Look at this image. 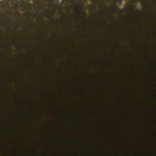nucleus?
<instances>
[{"label": "nucleus", "instance_id": "3", "mask_svg": "<svg viewBox=\"0 0 156 156\" xmlns=\"http://www.w3.org/2000/svg\"><path fill=\"white\" fill-rule=\"evenodd\" d=\"M102 6H103V7L104 8H105V5H104V4H102Z\"/></svg>", "mask_w": 156, "mask_h": 156}, {"label": "nucleus", "instance_id": "5", "mask_svg": "<svg viewBox=\"0 0 156 156\" xmlns=\"http://www.w3.org/2000/svg\"><path fill=\"white\" fill-rule=\"evenodd\" d=\"M85 15H86V13H85Z\"/></svg>", "mask_w": 156, "mask_h": 156}, {"label": "nucleus", "instance_id": "1", "mask_svg": "<svg viewBox=\"0 0 156 156\" xmlns=\"http://www.w3.org/2000/svg\"><path fill=\"white\" fill-rule=\"evenodd\" d=\"M141 3L142 5L144 6V8H146V6H145L146 5V3L143 1V0H138Z\"/></svg>", "mask_w": 156, "mask_h": 156}, {"label": "nucleus", "instance_id": "4", "mask_svg": "<svg viewBox=\"0 0 156 156\" xmlns=\"http://www.w3.org/2000/svg\"><path fill=\"white\" fill-rule=\"evenodd\" d=\"M120 3H122V0H121V2H120Z\"/></svg>", "mask_w": 156, "mask_h": 156}, {"label": "nucleus", "instance_id": "2", "mask_svg": "<svg viewBox=\"0 0 156 156\" xmlns=\"http://www.w3.org/2000/svg\"><path fill=\"white\" fill-rule=\"evenodd\" d=\"M75 10L77 12H80V10H79V9L78 6H77V7L75 9Z\"/></svg>", "mask_w": 156, "mask_h": 156}]
</instances>
